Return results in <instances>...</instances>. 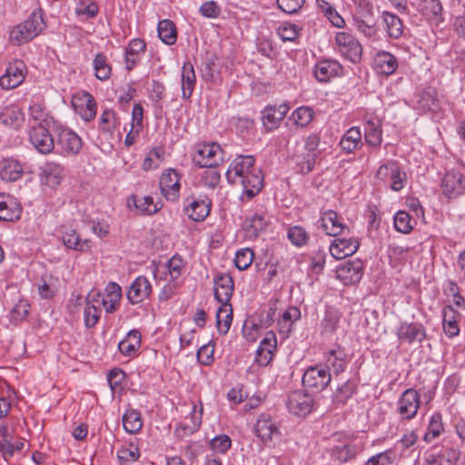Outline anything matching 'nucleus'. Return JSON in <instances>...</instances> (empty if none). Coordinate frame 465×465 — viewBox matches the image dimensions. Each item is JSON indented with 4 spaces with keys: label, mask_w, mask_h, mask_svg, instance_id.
I'll return each instance as SVG.
<instances>
[{
    "label": "nucleus",
    "mask_w": 465,
    "mask_h": 465,
    "mask_svg": "<svg viewBox=\"0 0 465 465\" xmlns=\"http://www.w3.org/2000/svg\"><path fill=\"white\" fill-rule=\"evenodd\" d=\"M331 380V372L324 366L317 365L305 371L302 382L304 388L320 392L329 385Z\"/></svg>",
    "instance_id": "4"
},
{
    "label": "nucleus",
    "mask_w": 465,
    "mask_h": 465,
    "mask_svg": "<svg viewBox=\"0 0 465 465\" xmlns=\"http://www.w3.org/2000/svg\"><path fill=\"white\" fill-rule=\"evenodd\" d=\"M196 83L193 65L191 62H185L182 69V96L189 99L192 96Z\"/></svg>",
    "instance_id": "33"
},
{
    "label": "nucleus",
    "mask_w": 465,
    "mask_h": 465,
    "mask_svg": "<svg viewBox=\"0 0 465 465\" xmlns=\"http://www.w3.org/2000/svg\"><path fill=\"white\" fill-rule=\"evenodd\" d=\"M63 242L67 248L74 251L87 252L91 249V241H81L79 234L74 229L65 228L63 231Z\"/></svg>",
    "instance_id": "35"
},
{
    "label": "nucleus",
    "mask_w": 465,
    "mask_h": 465,
    "mask_svg": "<svg viewBox=\"0 0 465 465\" xmlns=\"http://www.w3.org/2000/svg\"><path fill=\"white\" fill-rule=\"evenodd\" d=\"M361 145V133L359 127H351L340 141V146L346 153L354 152Z\"/></svg>",
    "instance_id": "34"
},
{
    "label": "nucleus",
    "mask_w": 465,
    "mask_h": 465,
    "mask_svg": "<svg viewBox=\"0 0 465 465\" xmlns=\"http://www.w3.org/2000/svg\"><path fill=\"white\" fill-rule=\"evenodd\" d=\"M211 448L217 452L225 453L232 446V440L227 435H219L210 441Z\"/></svg>",
    "instance_id": "59"
},
{
    "label": "nucleus",
    "mask_w": 465,
    "mask_h": 465,
    "mask_svg": "<svg viewBox=\"0 0 465 465\" xmlns=\"http://www.w3.org/2000/svg\"><path fill=\"white\" fill-rule=\"evenodd\" d=\"M29 302L25 299H20L11 311V321L13 322H20L24 321L29 313Z\"/></svg>",
    "instance_id": "54"
},
{
    "label": "nucleus",
    "mask_w": 465,
    "mask_h": 465,
    "mask_svg": "<svg viewBox=\"0 0 465 465\" xmlns=\"http://www.w3.org/2000/svg\"><path fill=\"white\" fill-rule=\"evenodd\" d=\"M234 291V282L229 273L218 272L213 277V295L222 305H229Z\"/></svg>",
    "instance_id": "10"
},
{
    "label": "nucleus",
    "mask_w": 465,
    "mask_h": 465,
    "mask_svg": "<svg viewBox=\"0 0 465 465\" xmlns=\"http://www.w3.org/2000/svg\"><path fill=\"white\" fill-rule=\"evenodd\" d=\"M232 322V305H221L216 313V327L220 334L225 335Z\"/></svg>",
    "instance_id": "40"
},
{
    "label": "nucleus",
    "mask_w": 465,
    "mask_h": 465,
    "mask_svg": "<svg viewBox=\"0 0 465 465\" xmlns=\"http://www.w3.org/2000/svg\"><path fill=\"white\" fill-rule=\"evenodd\" d=\"M339 52L349 61L356 64L361 59L362 47L360 42L351 34L339 32L335 36Z\"/></svg>",
    "instance_id": "6"
},
{
    "label": "nucleus",
    "mask_w": 465,
    "mask_h": 465,
    "mask_svg": "<svg viewBox=\"0 0 465 465\" xmlns=\"http://www.w3.org/2000/svg\"><path fill=\"white\" fill-rule=\"evenodd\" d=\"M396 336L401 342L411 344L421 343L426 339V329L419 322H402L396 331Z\"/></svg>",
    "instance_id": "13"
},
{
    "label": "nucleus",
    "mask_w": 465,
    "mask_h": 465,
    "mask_svg": "<svg viewBox=\"0 0 465 465\" xmlns=\"http://www.w3.org/2000/svg\"><path fill=\"white\" fill-rule=\"evenodd\" d=\"M420 8L429 20L439 21L441 18L442 5L440 0H421Z\"/></svg>",
    "instance_id": "42"
},
{
    "label": "nucleus",
    "mask_w": 465,
    "mask_h": 465,
    "mask_svg": "<svg viewBox=\"0 0 465 465\" xmlns=\"http://www.w3.org/2000/svg\"><path fill=\"white\" fill-rule=\"evenodd\" d=\"M398 68L397 58L389 52H380L374 57V69L380 74L391 75Z\"/></svg>",
    "instance_id": "29"
},
{
    "label": "nucleus",
    "mask_w": 465,
    "mask_h": 465,
    "mask_svg": "<svg viewBox=\"0 0 465 465\" xmlns=\"http://www.w3.org/2000/svg\"><path fill=\"white\" fill-rule=\"evenodd\" d=\"M394 456V451L389 449L371 457L364 465H391Z\"/></svg>",
    "instance_id": "56"
},
{
    "label": "nucleus",
    "mask_w": 465,
    "mask_h": 465,
    "mask_svg": "<svg viewBox=\"0 0 465 465\" xmlns=\"http://www.w3.org/2000/svg\"><path fill=\"white\" fill-rule=\"evenodd\" d=\"M221 180V174L218 171L213 168H209V170L205 171L203 174V185L214 189L218 186Z\"/></svg>",
    "instance_id": "62"
},
{
    "label": "nucleus",
    "mask_w": 465,
    "mask_h": 465,
    "mask_svg": "<svg viewBox=\"0 0 465 465\" xmlns=\"http://www.w3.org/2000/svg\"><path fill=\"white\" fill-rule=\"evenodd\" d=\"M420 394L415 389H407L401 395L397 402V411L401 420L413 419L420 408Z\"/></svg>",
    "instance_id": "7"
},
{
    "label": "nucleus",
    "mask_w": 465,
    "mask_h": 465,
    "mask_svg": "<svg viewBox=\"0 0 465 465\" xmlns=\"http://www.w3.org/2000/svg\"><path fill=\"white\" fill-rule=\"evenodd\" d=\"M123 425L126 432L137 433L143 427L140 413L135 410L127 411L123 416Z\"/></svg>",
    "instance_id": "43"
},
{
    "label": "nucleus",
    "mask_w": 465,
    "mask_h": 465,
    "mask_svg": "<svg viewBox=\"0 0 465 465\" xmlns=\"http://www.w3.org/2000/svg\"><path fill=\"white\" fill-rule=\"evenodd\" d=\"M101 293H89L85 300V307L84 310V325L86 328L94 327L99 319L101 310L94 303L99 302Z\"/></svg>",
    "instance_id": "28"
},
{
    "label": "nucleus",
    "mask_w": 465,
    "mask_h": 465,
    "mask_svg": "<svg viewBox=\"0 0 465 465\" xmlns=\"http://www.w3.org/2000/svg\"><path fill=\"white\" fill-rule=\"evenodd\" d=\"M64 177V169L59 163L48 162L42 168L41 182L51 188L58 186Z\"/></svg>",
    "instance_id": "25"
},
{
    "label": "nucleus",
    "mask_w": 465,
    "mask_h": 465,
    "mask_svg": "<svg viewBox=\"0 0 465 465\" xmlns=\"http://www.w3.org/2000/svg\"><path fill=\"white\" fill-rule=\"evenodd\" d=\"M300 316L301 312L297 307H290L283 312L282 319L279 321V324H287L286 331H290L292 322L299 319Z\"/></svg>",
    "instance_id": "61"
},
{
    "label": "nucleus",
    "mask_w": 465,
    "mask_h": 465,
    "mask_svg": "<svg viewBox=\"0 0 465 465\" xmlns=\"http://www.w3.org/2000/svg\"><path fill=\"white\" fill-rule=\"evenodd\" d=\"M442 430L443 424L441 415L439 412L433 413L428 425V431L425 433L423 439L425 441L430 442L433 439L439 437Z\"/></svg>",
    "instance_id": "47"
},
{
    "label": "nucleus",
    "mask_w": 465,
    "mask_h": 465,
    "mask_svg": "<svg viewBox=\"0 0 465 465\" xmlns=\"http://www.w3.org/2000/svg\"><path fill=\"white\" fill-rule=\"evenodd\" d=\"M94 69L95 72V77L101 81H106L111 76V65L107 63L106 56L102 53L95 55L94 59Z\"/></svg>",
    "instance_id": "44"
},
{
    "label": "nucleus",
    "mask_w": 465,
    "mask_h": 465,
    "mask_svg": "<svg viewBox=\"0 0 465 465\" xmlns=\"http://www.w3.org/2000/svg\"><path fill=\"white\" fill-rule=\"evenodd\" d=\"M45 27L41 10H35L23 24L16 25L10 33V40L15 45L31 41Z\"/></svg>",
    "instance_id": "2"
},
{
    "label": "nucleus",
    "mask_w": 465,
    "mask_h": 465,
    "mask_svg": "<svg viewBox=\"0 0 465 465\" xmlns=\"http://www.w3.org/2000/svg\"><path fill=\"white\" fill-rule=\"evenodd\" d=\"M23 121L24 114L17 105H5L0 111V123L5 126L18 128Z\"/></svg>",
    "instance_id": "32"
},
{
    "label": "nucleus",
    "mask_w": 465,
    "mask_h": 465,
    "mask_svg": "<svg viewBox=\"0 0 465 465\" xmlns=\"http://www.w3.org/2000/svg\"><path fill=\"white\" fill-rule=\"evenodd\" d=\"M255 432L257 437L260 438L263 443L271 441L274 437L281 435L277 425L265 417L258 419Z\"/></svg>",
    "instance_id": "31"
},
{
    "label": "nucleus",
    "mask_w": 465,
    "mask_h": 465,
    "mask_svg": "<svg viewBox=\"0 0 465 465\" xmlns=\"http://www.w3.org/2000/svg\"><path fill=\"white\" fill-rule=\"evenodd\" d=\"M460 316L451 305H446L442 309V328L444 333L449 338H454L459 335L460 328L457 322V317Z\"/></svg>",
    "instance_id": "30"
},
{
    "label": "nucleus",
    "mask_w": 465,
    "mask_h": 465,
    "mask_svg": "<svg viewBox=\"0 0 465 465\" xmlns=\"http://www.w3.org/2000/svg\"><path fill=\"white\" fill-rule=\"evenodd\" d=\"M320 142L321 136L318 134L313 133L306 137L304 146L308 152V155L305 162L301 164L302 173H308L313 170L316 159L320 154V151L318 150Z\"/></svg>",
    "instance_id": "21"
},
{
    "label": "nucleus",
    "mask_w": 465,
    "mask_h": 465,
    "mask_svg": "<svg viewBox=\"0 0 465 465\" xmlns=\"http://www.w3.org/2000/svg\"><path fill=\"white\" fill-rule=\"evenodd\" d=\"M341 312L333 308L329 307L325 312L324 318L322 321V332L325 334H331L336 331L340 321H341Z\"/></svg>",
    "instance_id": "41"
},
{
    "label": "nucleus",
    "mask_w": 465,
    "mask_h": 465,
    "mask_svg": "<svg viewBox=\"0 0 465 465\" xmlns=\"http://www.w3.org/2000/svg\"><path fill=\"white\" fill-rule=\"evenodd\" d=\"M226 178L230 183L242 187V199H252L263 187L262 172L255 166V158L252 155H238L231 163Z\"/></svg>",
    "instance_id": "1"
},
{
    "label": "nucleus",
    "mask_w": 465,
    "mask_h": 465,
    "mask_svg": "<svg viewBox=\"0 0 465 465\" xmlns=\"http://www.w3.org/2000/svg\"><path fill=\"white\" fill-rule=\"evenodd\" d=\"M223 154L219 143H202L195 147L193 161L200 168H213L223 160Z\"/></svg>",
    "instance_id": "3"
},
{
    "label": "nucleus",
    "mask_w": 465,
    "mask_h": 465,
    "mask_svg": "<svg viewBox=\"0 0 465 465\" xmlns=\"http://www.w3.org/2000/svg\"><path fill=\"white\" fill-rule=\"evenodd\" d=\"M152 292V285L145 276H138L129 286L127 299L132 304L142 302Z\"/></svg>",
    "instance_id": "19"
},
{
    "label": "nucleus",
    "mask_w": 465,
    "mask_h": 465,
    "mask_svg": "<svg viewBox=\"0 0 465 465\" xmlns=\"http://www.w3.org/2000/svg\"><path fill=\"white\" fill-rule=\"evenodd\" d=\"M288 111L289 106L286 104H282L279 106L267 105L262 111V121L263 126L267 131H273L279 126Z\"/></svg>",
    "instance_id": "17"
},
{
    "label": "nucleus",
    "mask_w": 465,
    "mask_h": 465,
    "mask_svg": "<svg viewBox=\"0 0 465 465\" xmlns=\"http://www.w3.org/2000/svg\"><path fill=\"white\" fill-rule=\"evenodd\" d=\"M199 12L204 17L216 18L221 13V8L216 2L208 1L201 5Z\"/></svg>",
    "instance_id": "64"
},
{
    "label": "nucleus",
    "mask_w": 465,
    "mask_h": 465,
    "mask_svg": "<svg viewBox=\"0 0 465 465\" xmlns=\"http://www.w3.org/2000/svg\"><path fill=\"white\" fill-rule=\"evenodd\" d=\"M158 36L167 45H173L177 41V31L174 23L169 19L158 23Z\"/></svg>",
    "instance_id": "38"
},
{
    "label": "nucleus",
    "mask_w": 465,
    "mask_h": 465,
    "mask_svg": "<svg viewBox=\"0 0 465 465\" xmlns=\"http://www.w3.org/2000/svg\"><path fill=\"white\" fill-rule=\"evenodd\" d=\"M277 346L276 335L273 331L266 332L264 338L261 341L260 345L256 351H268L269 353L274 352Z\"/></svg>",
    "instance_id": "60"
},
{
    "label": "nucleus",
    "mask_w": 465,
    "mask_h": 465,
    "mask_svg": "<svg viewBox=\"0 0 465 465\" xmlns=\"http://www.w3.org/2000/svg\"><path fill=\"white\" fill-rule=\"evenodd\" d=\"M360 242L356 238H335L330 244L329 250L331 256L336 260L354 254L359 249Z\"/></svg>",
    "instance_id": "16"
},
{
    "label": "nucleus",
    "mask_w": 465,
    "mask_h": 465,
    "mask_svg": "<svg viewBox=\"0 0 465 465\" xmlns=\"http://www.w3.org/2000/svg\"><path fill=\"white\" fill-rule=\"evenodd\" d=\"M398 166L399 163L396 161H390L383 163L377 170L376 177L381 181L386 182L393 173H398Z\"/></svg>",
    "instance_id": "57"
},
{
    "label": "nucleus",
    "mask_w": 465,
    "mask_h": 465,
    "mask_svg": "<svg viewBox=\"0 0 465 465\" xmlns=\"http://www.w3.org/2000/svg\"><path fill=\"white\" fill-rule=\"evenodd\" d=\"M348 357L344 350L341 347L330 350L326 355V365L324 366L329 371L332 370L335 375L343 372L348 364Z\"/></svg>",
    "instance_id": "27"
},
{
    "label": "nucleus",
    "mask_w": 465,
    "mask_h": 465,
    "mask_svg": "<svg viewBox=\"0 0 465 465\" xmlns=\"http://www.w3.org/2000/svg\"><path fill=\"white\" fill-rule=\"evenodd\" d=\"M23 175V167L21 163L15 159L5 160L0 169V177L4 181L15 182Z\"/></svg>",
    "instance_id": "37"
},
{
    "label": "nucleus",
    "mask_w": 465,
    "mask_h": 465,
    "mask_svg": "<svg viewBox=\"0 0 465 465\" xmlns=\"http://www.w3.org/2000/svg\"><path fill=\"white\" fill-rule=\"evenodd\" d=\"M183 205V212L190 220L203 222L210 213L212 203L207 198L188 197Z\"/></svg>",
    "instance_id": "12"
},
{
    "label": "nucleus",
    "mask_w": 465,
    "mask_h": 465,
    "mask_svg": "<svg viewBox=\"0 0 465 465\" xmlns=\"http://www.w3.org/2000/svg\"><path fill=\"white\" fill-rule=\"evenodd\" d=\"M57 146L61 152L68 155H76L82 149V139L70 129L63 128L57 135Z\"/></svg>",
    "instance_id": "14"
},
{
    "label": "nucleus",
    "mask_w": 465,
    "mask_h": 465,
    "mask_svg": "<svg viewBox=\"0 0 465 465\" xmlns=\"http://www.w3.org/2000/svg\"><path fill=\"white\" fill-rule=\"evenodd\" d=\"M26 65L22 60H14L9 63L5 74L0 77V86L10 90L20 85L25 77Z\"/></svg>",
    "instance_id": "8"
},
{
    "label": "nucleus",
    "mask_w": 465,
    "mask_h": 465,
    "mask_svg": "<svg viewBox=\"0 0 465 465\" xmlns=\"http://www.w3.org/2000/svg\"><path fill=\"white\" fill-rule=\"evenodd\" d=\"M168 271L173 280H176L182 273L183 261L179 255H173L167 262Z\"/></svg>",
    "instance_id": "63"
},
{
    "label": "nucleus",
    "mask_w": 465,
    "mask_h": 465,
    "mask_svg": "<svg viewBox=\"0 0 465 465\" xmlns=\"http://www.w3.org/2000/svg\"><path fill=\"white\" fill-rule=\"evenodd\" d=\"M29 141L31 144L43 154L51 153L54 148L53 135L41 123L30 128Z\"/></svg>",
    "instance_id": "9"
},
{
    "label": "nucleus",
    "mask_w": 465,
    "mask_h": 465,
    "mask_svg": "<svg viewBox=\"0 0 465 465\" xmlns=\"http://www.w3.org/2000/svg\"><path fill=\"white\" fill-rule=\"evenodd\" d=\"M357 384L351 380L346 381L333 393V401L344 404L355 393Z\"/></svg>",
    "instance_id": "45"
},
{
    "label": "nucleus",
    "mask_w": 465,
    "mask_h": 465,
    "mask_svg": "<svg viewBox=\"0 0 465 465\" xmlns=\"http://www.w3.org/2000/svg\"><path fill=\"white\" fill-rule=\"evenodd\" d=\"M98 11V5L92 0H82L77 4L75 8L77 15H84L86 18L96 16Z\"/></svg>",
    "instance_id": "55"
},
{
    "label": "nucleus",
    "mask_w": 465,
    "mask_h": 465,
    "mask_svg": "<svg viewBox=\"0 0 465 465\" xmlns=\"http://www.w3.org/2000/svg\"><path fill=\"white\" fill-rule=\"evenodd\" d=\"M22 209L10 195L0 193V221L14 222L21 217Z\"/></svg>",
    "instance_id": "23"
},
{
    "label": "nucleus",
    "mask_w": 465,
    "mask_h": 465,
    "mask_svg": "<svg viewBox=\"0 0 465 465\" xmlns=\"http://www.w3.org/2000/svg\"><path fill=\"white\" fill-rule=\"evenodd\" d=\"M125 378V373L118 368L112 369L107 374V381L113 392L122 389V382Z\"/></svg>",
    "instance_id": "58"
},
{
    "label": "nucleus",
    "mask_w": 465,
    "mask_h": 465,
    "mask_svg": "<svg viewBox=\"0 0 465 465\" xmlns=\"http://www.w3.org/2000/svg\"><path fill=\"white\" fill-rule=\"evenodd\" d=\"M336 274L344 284H355L359 282L362 277V262L360 260L346 262L337 267Z\"/></svg>",
    "instance_id": "15"
},
{
    "label": "nucleus",
    "mask_w": 465,
    "mask_h": 465,
    "mask_svg": "<svg viewBox=\"0 0 465 465\" xmlns=\"http://www.w3.org/2000/svg\"><path fill=\"white\" fill-rule=\"evenodd\" d=\"M140 457L139 449L134 445L123 447L117 452V458L121 465L136 461Z\"/></svg>",
    "instance_id": "52"
},
{
    "label": "nucleus",
    "mask_w": 465,
    "mask_h": 465,
    "mask_svg": "<svg viewBox=\"0 0 465 465\" xmlns=\"http://www.w3.org/2000/svg\"><path fill=\"white\" fill-rule=\"evenodd\" d=\"M342 67L335 60H322L318 62L314 66V76L322 83H327L331 78L341 74Z\"/></svg>",
    "instance_id": "22"
},
{
    "label": "nucleus",
    "mask_w": 465,
    "mask_h": 465,
    "mask_svg": "<svg viewBox=\"0 0 465 465\" xmlns=\"http://www.w3.org/2000/svg\"><path fill=\"white\" fill-rule=\"evenodd\" d=\"M443 194L449 199H455L465 193V177L460 172H447L441 180Z\"/></svg>",
    "instance_id": "11"
},
{
    "label": "nucleus",
    "mask_w": 465,
    "mask_h": 465,
    "mask_svg": "<svg viewBox=\"0 0 465 465\" xmlns=\"http://www.w3.org/2000/svg\"><path fill=\"white\" fill-rule=\"evenodd\" d=\"M411 216L405 211H399L394 215V228L401 233H410L413 225Z\"/></svg>",
    "instance_id": "50"
},
{
    "label": "nucleus",
    "mask_w": 465,
    "mask_h": 465,
    "mask_svg": "<svg viewBox=\"0 0 465 465\" xmlns=\"http://www.w3.org/2000/svg\"><path fill=\"white\" fill-rule=\"evenodd\" d=\"M83 102L84 107L81 108L79 114L84 121L89 122L96 115V103L94 96L87 92L83 94Z\"/></svg>",
    "instance_id": "49"
},
{
    "label": "nucleus",
    "mask_w": 465,
    "mask_h": 465,
    "mask_svg": "<svg viewBox=\"0 0 465 465\" xmlns=\"http://www.w3.org/2000/svg\"><path fill=\"white\" fill-rule=\"evenodd\" d=\"M118 124L116 113L112 109L104 110L100 116V130L112 134Z\"/></svg>",
    "instance_id": "46"
},
{
    "label": "nucleus",
    "mask_w": 465,
    "mask_h": 465,
    "mask_svg": "<svg viewBox=\"0 0 465 465\" xmlns=\"http://www.w3.org/2000/svg\"><path fill=\"white\" fill-rule=\"evenodd\" d=\"M121 298V286L112 282L105 287L104 293L101 294L97 304H102L106 313H114L120 305Z\"/></svg>",
    "instance_id": "18"
},
{
    "label": "nucleus",
    "mask_w": 465,
    "mask_h": 465,
    "mask_svg": "<svg viewBox=\"0 0 465 465\" xmlns=\"http://www.w3.org/2000/svg\"><path fill=\"white\" fill-rule=\"evenodd\" d=\"M287 235L291 242L299 247L306 244L309 240L308 232L302 226H292L289 228Z\"/></svg>",
    "instance_id": "53"
},
{
    "label": "nucleus",
    "mask_w": 465,
    "mask_h": 465,
    "mask_svg": "<svg viewBox=\"0 0 465 465\" xmlns=\"http://www.w3.org/2000/svg\"><path fill=\"white\" fill-rule=\"evenodd\" d=\"M128 206H134L142 215H153L161 210L163 204L160 202H153L152 196H143L139 198L136 195H131L127 201Z\"/></svg>",
    "instance_id": "26"
},
{
    "label": "nucleus",
    "mask_w": 465,
    "mask_h": 465,
    "mask_svg": "<svg viewBox=\"0 0 465 465\" xmlns=\"http://www.w3.org/2000/svg\"><path fill=\"white\" fill-rule=\"evenodd\" d=\"M364 131V138L367 144L373 147L381 145L382 132L378 120L366 121Z\"/></svg>",
    "instance_id": "39"
},
{
    "label": "nucleus",
    "mask_w": 465,
    "mask_h": 465,
    "mask_svg": "<svg viewBox=\"0 0 465 465\" xmlns=\"http://www.w3.org/2000/svg\"><path fill=\"white\" fill-rule=\"evenodd\" d=\"M313 110L308 106H301L293 111L291 118L294 124L300 127H306L312 120Z\"/></svg>",
    "instance_id": "48"
},
{
    "label": "nucleus",
    "mask_w": 465,
    "mask_h": 465,
    "mask_svg": "<svg viewBox=\"0 0 465 465\" xmlns=\"http://www.w3.org/2000/svg\"><path fill=\"white\" fill-rule=\"evenodd\" d=\"M322 227L328 235L337 237L349 232V227L342 223L341 217L332 210L324 212L321 216Z\"/></svg>",
    "instance_id": "20"
},
{
    "label": "nucleus",
    "mask_w": 465,
    "mask_h": 465,
    "mask_svg": "<svg viewBox=\"0 0 465 465\" xmlns=\"http://www.w3.org/2000/svg\"><path fill=\"white\" fill-rule=\"evenodd\" d=\"M381 17L388 35L394 39L400 38L403 33V24L400 17L388 11H383Z\"/></svg>",
    "instance_id": "36"
},
{
    "label": "nucleus",
    "mask_w": 465,
    "mask_h": 465,
    "mask_svg": "<svg viewBox=\"0 0 465 465\" xmlns=\"http://www.w3.org/2000/svg\"><path fill=\"white\" fill-rule=\"evenodd\" d=\"M160 187L162 193L168 201H175L180 189L178 173L174 170H168L163 173Z\"/></svg>",
    "instance_id": "24"
},
{
    "label": "nucleus",
    "mask_w": 465,
    "mask_h": 465,
    "mask_svg": "<svg viewBox=\"0 0 465 465\" xmlns=\"http://www.w3.org/2000/svg\"><path fill=\"white\" fill-rule=\"evenodd\" d=\"M288 411L295 416L305 417L314 409V400L312 395L302 390L292 391L287 398Z\"/></svg>",
    "instance_id": "5"
},
{
    "label": "nucleus",
    "mask_w": 465,
    "mask_h": 465,
    "mask_svg": "<svg viewBox=\"0 0 465 465\" xmlns=\"http://www.w3.org/2000/svg\"><path fill=\"white\" fill-rule=\"evenodd\" d=\"M253 257L254 254L249 248L237 251L234 258L235 267L240 271L248 269L253 261Z\"/></svg>",
    "instance_id": "51"
}]
</instances>
